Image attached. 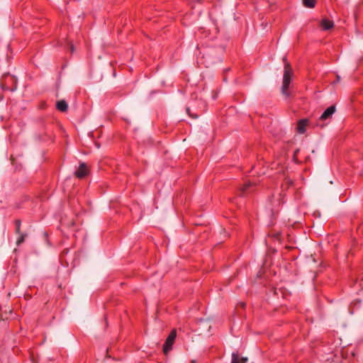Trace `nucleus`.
I'll return each mask as SVG.
<instances>
[{"label":"nucleus","mask_w":363,"mask_h":363,"mask_svg":"<svg viewBox=\"0 0 363 363\" xmlns=\"http://www.w3.org/2000/svg\"><path fill=\"white\" fill-rule=\"evenodd\" d=\"M1 86H2V89H6V87H5V85H4V82H1ZM6 89H8V88H6Z\"/></svg>","instance_id":"14"},{"label":"nucleus","mask_w":363,"mask_h":363,"mask_svg":"<svg viewBox=\"0 0 363 363\" xmlns=\"http://www.w3.org/2000/svg\"><path fill=\"white\" fill-rule=\"evenodd\" d=\"M320 26L322 30H328L334 27V23L328 18H323L320 22Z\"/></svg>","instance_id":"4"},{"label":"nucleus","mask_w":363,"mask_h":363,"mask_svg":"<svg viewBox=\"0 0 363 363\" xmlns=\"http://www.w3.org/2000/svg\"><path fill=\"white\" fill-rule=\"evenodd\" d=\"M302 3L305 7L313 9L316 4V0H302Z\"/></svg>","instance_id":"9"},{"label":"nucleus","mask_w":363,"mask_h":363,"mask_svg":"<svg viewBox=\"0 0 363 363\" xmlns=\"http://www.w3.org/2000/svg\"><path fill=\"white\" fill-rule=\"evenodd\" d=\"M335 111V106H329L320 116V119L322 121L326 120L327 118L332 116V115Z\"/></svg>","instance_id":"6"},{"label":"nucleus","mask_w":363,"mask_h":363,"mask_svg":"<svg viewBox=\"0 0 363 363\" xmlns=\"http://www.w3.org/2000/svg\"><path fill=\"white\" fill-rule=\"evenodd\" d=\"M291 184H292V182L289 179L285 180V185L286 186V188H288Z\"/></svg>","instance_id":"13"},{"label":"nucleus","mask_w":363,"mask_h":363,"mask_svg":"<svg viewBox=\"0 0 363 363\" xmlns=\"http://www.w3.org/2000/svg\"><path fill=\"white\" fill-rule=\"evenodd\" d=\"M19 235H19L18 238L16 240V245H20L21 244H22L25 241V239H26V234L20 233Z\"/></svg>","instance_id":"11"},{"label":"nucleus","mask_w":363,"mask_h":363,"mask_svg":"<svg viewBox=\"0 0 363 363\" xmlns=\"http://www.w3.org/2000/svg\"><path fill=\"white\" fill-rule=\"evenodd\" d=\"M89 170L84 162L79 164V168L75 171L74 175L79 179H82L89 174Z\"/></svg>","instance_id":"3"},{"label":"nucleus","mask_w":363,"mask_h":363,"mask_svg":"<svg viewBox=\"0 0 363 363\" xmlns=\"http://www.w3.org/2000/svg\"><path fill=\"white\" fill-rule=\"evenodd\" d=\"M71 50H72V52H73V51H74V48H73V46H72V47H71Z\"/></svg>","instance_id":"15"},{"label":"nucleus","mask_w":363,"mask_h":363,"mask_svg":"<svg viewBox=\"0 0 363 363\" xmlns=\"http://www.w3.org/2000/svg\"><path fill=\"white\" fill-rule=\"evenodd\" d=\"M1 319L3 320V318H1V316L0 315V320H1Z\"/></svg>","instance_id":"17"},{"label":"nucleus","mask_w":363,"mask_h":363,"mask_svg":"<svg viewBox=\"0 0 363 363\" xmlns=\"http://www.w3.org/2000/svg\"><path fill=\"white\" fill-rule=\"evenodd\" d=\"M308 121L306 118L298 121L296 130L298 133L303 134L306 132V128L308 125Z\"/></svg>","instance_id":"5"},{"label":"nucleus","mask_w":363,"mask_h":363,"mask_svg":"<svg viewBox=\"0 0 363 363\" xmlns=\"http://www.w3.org/2000/svg\"><path fill=\"white\" fill-rule=\"evenodd\" d=\"M11 79L13 80L14 81V79L13 77H10Z\"/></svg>","instance_id":"16"},{"label":"nucleus","mask_w":363,"mask_h":363,"mask_svg":"<svg viewBox=\"0 0 363 363\" xmlns=\"http://www.w3.org/2000/svg\"><path fill=\"white\" fill-rule=\"evenodd\" d=\"M247 357H240L238 353L233 352L232 354L231 363H247Z\"/></svg>","instance_id":"7"},{"label":"nucleus","mask_w":363,"mask_h":363,"mask_svg":"<svg viewBox=\"0 0 363 363\" xmlns=\"http://www.w3.org/2000/svg\"><path fill=\"white\" fill-rule=\"evenodd\" d=\"M176 337L177 330L174 329L171 331L163 345V352L165 354H167L172 349V345L174 342Z\"/></svg>","instance_id":"2"},{"label":"nucleus","mask_w":363,"mask_h":363,"mask_svg":"<svg viewBox=\"0 0 363 363\" xmlns=\"http://www.w3.org/2000/svg\"><path fill=\"white\" fill-rule=\"evenodd\" d=\"M252 183L251 182H247L242 185V186L240 188L241 194L244 195L247 194L249 191V189L251 187Z\"/></svg>","instance_id":"10"},{"label":"nucleus","mask_w":363,"mask_h":363,"mask_svg":"<svg viewBox=\"0 0 363 363\" xmlns=\"http://www.w3.org/2000/svg\"><path fill=\"white\" fill-rule=\"evenodd\" d=\"M283 62L284 63V70L283 76V84L281 86V92L284 95L288 97L290 96L289 88L293 77V70L290 63L287 61V58L286 56L283 57Z\"/></svg>","instance_id":"1"},{"label":"nucleus","mask_w":363,"mask_h":363,"mask_svg":"<svg viewBox=\"0 0 363 363\" xmlns=\"http://www.w3.org/2000/svg\"><path fill=\"white\" fill-rule=\"evenodd\" d=\"M56 106H57V110H59L62 112L67 111V108H68L67 104L65 100H61V101H57Z\"/></svg>","instance_id":"8"},{"label":"nucleus","mask_w":363,"mask_h":363,"mask_svg":"<svg viewBox=\"0 0 363 363\" xmlns=\"http://www.w3.org/2000/svg\"><path fill=\"white\" fill-rule=\"evenodd\" d=\"M15 223V225H16V233L17 234H20L21 233V222L20 220L17 219L14 221Z\"/></svg>","instance_id":"12"}]
</instances>
